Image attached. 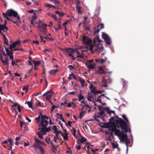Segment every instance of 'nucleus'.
Listing matches in <instances>:
<instances>
[{
    "instance_id": "nucleus-11",
    "label": "nucleus",
    "mask_w": 154,
    "mask_h": 154,
    "mask_svg": "<svg viewBox=\"0 0 154 154\" xmlns=\"http://www.w3.org/2000/svg\"><path fill=\"white\" fill-rule=\"evenodd\" d=\"M0 29L2 30H3L5 32H6L8 31V28L6 26L0 24Z\"/></svg>"
},
{
    "instance_id": "nucleus-36",
    "label": "nucleus",
    "mask_w": 154,
    "mask_h": 154,
    "mask_svg": "<svg viewBox=\"0 0 154 154\" xmlns=\"http://www.w3.org/2000/svg\"><path fill=\"white\" fill-rule=\"evenodd\" d=\"M95 100H96V101L99 102L100 103H101V96H99L97 99H95Z\"/></svg>"
},
{
    "instance_id": "nucleus-23",
    "label": "nucleus",
    "mask_w": 154,
    "mask_h": 154,
    "mask_svg": "<svg viewBox=\"0 0 154 154\" xmlns=\"http://www.w3.org/2000/svg\"><path fill=\"white\" fill-rule=\"evenodd\" d=\"M35 143H36L39 144H41L42 145L45 144V143H44V142H42L40 140H39L37 138H35Z\"/></svg>"
},
{
    "instance_id": "nucleus-34",
    "label": "nucleus",
    "mask_w": 154,
    "mask_h": 154,
    "mask_svg": "<svg viewBox=\"0 0 154 154\" xmlns=\"http://www.w3.org/2000/svg\"><path fill=\"white\" fill-rule=\"evenodd\" d=\"M92 41L91 40L88 38L87 41L86 42L85 44L87 45H90Z\"/></svg>"
},
{
    "instance_id": "nucleus-3",
    "label": "nucleus",
    "mask_w": 154,
    "mask_h": 154,
    "mask_svg": "<svg viewBox=\"0 0 154 154\" xmlns=\"http://www.w3.org/2000/svg\"><path fill=\"white\" fill-rule=\"evenodd\" d=\"M5 14L8 16L11 17L13 16L15 17H17L18 20H20V17L18 16L17 12L13 9H11L8 10Z\"/></svg>"
},
{
    "instance_id": "nucleus-17",
    "label": "nucleus",
    "mask_w": 154,
    "mask_h": 154,
    "mask_svg": "<svg viewBox=\"0 0 154 154\" xmlns=\"http://www.w3.org/2000/svg\"><path fill=\"white\" fill-rule=\"evenodd\" d=\"M104 110L106 111H107V112L109 114H111V113H112L115 114V112L114 111H112V110H109V109L108 107H105L104 108Z\"/></svg>"
},
{
    "instance_id": "nucleus-9",
    "label": "nucleus",
    "mask_w": 154,
    "mask_h": 154,
    "mask_svg": "<svg viewBox=\"0 0 154 154\" xmlns=\"http://www.w3.org/2000/svg\"><path fill=\"white\" fill-rule=\"evenodd\" d=\"M47 26V25L43 23L42 25L39 26L38 27V29L41 32H42L43 30L46 29V27Z\"/></svg>"
},
{
    "instance_id": "nucleus-5",
    "label": "nucleus",
    "mask_w": 154,
    "mask_h": 154,
    "mask_svg": "<svg viewBox=\"0 0 154 154\" xmlns=\"http://www.w3.org/2000/svg\"><path fill=\"white\" fill-rule=\"evenodd\" d=\"M48 119L49 118L46 115H44L42 116L41 118V121L40 124L39 125V127L40 126H43V124H46V125L48 124V121L46 120L45 119Z\"/></svg>"
},
{
    "instance_id": "nucleus-60",
    "label": "nucleus",
    "mask_w": 154,
    "mask_h": 154,
    "mask_svg": "<svg viewBox=\"0 0 154 154\" xmlns=\"http://www.w3.org/2000/svg\"><path fill=\"white\" fill-rule=\"evenodd\" d=\"M32 1L36 5H38V2L39 0H32Z\"/></svg>"
},
{
    "instance_id": "nucleus-26",
    "label": "nucleus",
    "mask_w": 154,
    "mask_h": 154,
    "mask_svg": "<svg viewBox=\"0 0 154 154\" xmlns=\"http://www.w3.org/2000/svg\"><path fill=\"white\" fill-rule=\"evenodd\" d=\"M72 129H73V130H71V131L72 134L73 135L74 137L76 139H77V135H76V134H75L76 130L74 129V128H73V127L72 128Z\"/></svg>"
},
{
    "instance_id": "nucleus-38",
    "label": "nucleus",
    "mask_w": 154,
    "mask_h": 154,
    "mask_svg": "<svg viewBox=\"0 0 154 154\" xmlns=\"http://www.w3.org/2000/svg\"><path fill=\"white\" fill-rule=\"evenodd\" d=\"M26 103L28 105V106L29 107V108H32V103L31 101H30V102L26 101L25 103Z\"/></svg>"
},
{
    "instance_id": "nucleus-44",
    "label": "nucleus",
    "mask_w": 154,
    "mask_h": 154,
    "mask_svg": "<svg viewBox=\"0 0 154 154\" xmlns=\"http://www.w3.org/2000/svg\"><path fill=\"white\" fill-rule=\"evenodd\" d=\"M52 129L55 131L56 134V133H57V132L59 131H57V128H56V126L55 125L53 126V128H52Z\"/></svg>"
},
{
    "instance_id": "nucleus-43",
    "label": "nucleus",
    "mask_w": 154,
    "mask_h": 154,
    "mask_svg": "<svg viewBox=\"0 0 154 154\" xmlns=\"http://www.w3.org/2000/svg\"><path fill=\"white\" fill-rule=\"evenodd\" d=\"M63 137L64 140L65 141H67L68 140L67 133L65 134L64 136H63Z\"/></svg>"
},
{
    "instance_id": "nucleus-19",
    "label": "nucleus",
    "mask_w": 154,
    "mask_h": 154,
    "mask_svg": "<svg viewBox=\"0 0 154 154\" xmlns=\"http://www.w3.org/2000/svg\"><path fill=\"white\" fill-rule=\"evenodd\" d=\"M79 81L81 83L82 86V87H84L85 86V81L84 79H83L80 77H79Z\"/></svg>"
},
{
    "instance_id": "nucleus-59",
    "label": "nucleus",
    "mask_w": 154,
    "mask_h": 154,
    "mask_svg": "<svg viewBox=\"0 0 154 154\" xmlns=\"http://www.w3.org/2000/svg\"><path fill=\"white\" fill-rule=\"evenodd\" d=\"M39 145V144L35 143L33 144L32 145V146L34 147L35 148H38V147Z\"/></svg>"
},
{
    "instance_id": "nucleus-54",
    "label": "nucleus",
    "mask_w": 154,
    "mask_h": 154,
    "mask_svg": "<svg viewBox=\"0 0 154 154\" xmlns=\"http://www.w3.org/2000/svg\"><path fill=\"white\" fill-rule=\"evenodd\" d=\"M70 22V21L69 20H67L64 23H63V26H65L66 25L69 23Z\"/></svg>"
},
{
    "instance_id": "nucleus-12",
    "label": "nucleus",
    "mask_w": 154,
    "mask_h": 154,
    "mask_svg": "<svg viewBox=\"0 0 154 154\" xmlns=\"http://www.w3.org/2000/svg\"><path fill=\"white\" fill-rule=\"evenodd\" d=\"M39 130H40V131L38 132L37 134L40 139H42L43 138L42 135H45V133L41 129H40Z\"/></svg>"
},
{
    "instance_id": "nucleus-48",
    "label": "nucleus",
    "mask_w": 154,
    "mask_h": 154,
    "mask_svg": "<svg viewBox=\"0 0 154 154\" xmlns=\"http://www.w3.org/2000/svg\"><path fill=\"white\" fill-rule=\"evenodd\" d=\"M100 27V29H103L104 28V25L103 23H100L99 25H98L97 26V27L99 28Z\"/></svg>"
},
{
    "instance_id": "nucleus-29",
    "label": "nucleus",
    "mask_w": 154,
    "mask_h": 154,
    "mask_svg": "<svg viewBox=\"0 0 154 154\" xmlns=\"http://www.w3.org/2000/svg\"><path fill=\"white\" fill-rule=\"evenodd\" d=\"M102 38L105 40L107 38L109 37V36L106 33L104 32H103L102 35Z\"/></svg>"
},
{
    "instance_id": "nucleus-6",
    "label": "nucleus",
    "mask_w": 154,
    "mask_h": 154,
    "mask_svg": "<svg viewBox=\"0 0 154 154\" xmlns=\"http://www.w3.org/2000/svg\"><path fill=\"white\" fill-rule=\"evenodd\" d=\"M51 17L54 18L55 20H57L58 23L59 27L58 28H56L55 27H54V29H55V31L56 32L57 30L60 29H61L62 25V23L60 21L61 18H59L58 20L56 17V15H55L51 14Z\"/></svg>"
},
{
    "instance_id": "nucleus-2",
    "label": "nucleus",
    "mask_w": 154,
    "mask_h": 154,
    "mask_svg": "<svg viewBox=\"0 0 154 154\" xmlns=\"http://www.w3.org/2000/svg\"><path fill=\"white\" fill-rule=\"evenodd\" d=\"M112 131L114 133V135L118 136L120 140L125 134H124L125 132L121 131L120 130L117 129L115 126L113 127Z\"/></svg>"
},
{
    "instance_id": "nucleus-39",
    "label": "nucleus",
    "mask_w": 154,
    "mask_h": 154,
    "mask_svg": "<svg viewBox=\"0 0 154 154\" xmlns=\"http://www.w3.org/2000/svg\"><path fill=\"white\" fill-rule=\"evenodd\" d=\"M0 51L2 53L4 56L6 57V54H5V52L4 51V49L1 47H0Z\"/></svg>"
},
{
    "instance_id": "nucleus-50",
    "label": "nucleus",
    "mask_w": 154,
    "mask_h": 154,
    "mask_svg": "<svg viewBox=\"0 0 154 154\" xmlns=\"http://www.w3.org/2000/svg\"><path fill=\"white\" fill-rule=\"evenodd\" d=\"M94 33L96 34L97 33L99 32L100 31V29L98 28H95L94 29Z\"/></svg>"
},
{
    "instance_id": "nucleus-58",
    "label": "nucleus",
    "mask_w": 154,
    "mask_h": 154,
    "mask_svg": "<svg viewBox=\"0 0 154 154\" xmlns=\"http://www.w3.org/2000/svg\"><path fill=\"white\" fill-rule=\"evenodd\" d=\"M75 94V92L74 91L72 92H68L67 95H69L71 94Z\"/></svg>"
},
{
    "instance_id": "nucleus-35",
    "label": "nucleus",
    "mask_w": 154,
    "mask_h": 154,
    "mask_svg": "<svg viewBox=\"0 0 154 154\" xmlns=\"http://www.w3.org/2000/svg\"><path fill=\"white\" fill-rule=\"evenodd\" d=\"M85 111H81L79 114V118L80 119H81L82 117L85 115Z\"/></svg>"
},
{
    "instance_id": "nucleus-25",
    "label": "nucleus",
    "mask_w": 154,
    "mask_h": 154,
    "mask_svg": "<svg viewBox=\"0 0 154 154\" xmlns=\"http://www.w3.org/2000/svg\"><path fill=\"white\" fill-rule=\"evenodd\" d=\"M95 61L97 63H104V62L105 61V60H104L103 59H96L95 60Z\"/></svg>"
},
{
    "instance_id": "nucleus-55",
    "label": "nucleus",
    "mask_w": 154,
    "mask_h": 154,
    "mask_svg": "<svg viewBox=\"0 0 154 154\" xmlns=\"http://www.w3.org/2000/svg\"><path fill=\"white\" fill-rule=\"evenodd\" d=\"M61 134V136L63 137V136H64V135L65 134H63L61 131H59L58 132H57V133H56V134H57V135H58V134Z\"/></svg>"
},
{
    "instance_id": "nucleus-28",
    "label": "nucleus",
    "mask_w": 154,
    "mask_h": 154,
    "mask_svg": "<svg viewBox=\"0 0 154 154\" xmlns=\"http://www.w3.org/2000/svg\"><path fill=\"white\" fill-rule=\"evenodd\" d=\"M104 124L105 125L103 127L104 128H110V127H112V126H110V125H111V123H110L109 122L107 123H104Z\"/></svg>"
},
{
    "instance_id": "nucleus-15",
    "label": "nucleus",
    "mask_w": 154,
    "mask_h": 154,
    "mask_svg": "<svg viewBox=\"0 0 154 154\" xmlns=\"http://www.w3.org/2000/svg\"><path fill=\"white\" fill-rule=\"evenodd\" d=\"M98 72L99 74H106V72L105 71L104 69L102 68V67H98Z\"/></svg>"
},
{
    "instance_id": "nucleus-49",
    "label": "nucleus",
    "mask_w": 154,
    "mask_h": 154,
    "mask_svg": "<svg viewBox=\"0 0 154 154\" xmlns=\"http://www.w3.org/2000/svg\"><path fill=\"white\" fill-rule=\"evenodd\" d=\"M46 142L48 144H49L51 142L50 138L46 137L45 139Z\"/></svg>"
},
{
    "instance_id": "nucleus-57",
    "label": "nucleus",
    "mask_w": 154,
    "mask_h": 154,
    "mask_svg": "<svg viewBox=\"0 0 154 154\" xmlns=\"http://www.w3.org/2000/svg\"><path fill=\"white\" fill-rule=\"evenodd\" d=\"M11 65L13 66H14V65H15L17 66H18V64L16 63L15 61H14L13 60H12Z\"/></svg>"
},
{
    "instance_id": "nucleus-4",
    "label": "nucleus",
    "mask_w": 154,
    "mask_h": 154,
    "mask_svg": "<svg viewBox=\"0 0 154 154\" xmlns=\"http://www.w3.org/2000/svg\"><path fill=\"white\" fill-rule=\"evenodd\" d=\"M120 140L124 142H125L126 144V145L127 146V149H126V154H127L128 150V144L130 143V139L128 138V136H127L126 133L124 135V136L121 139V140L120 139Z\"/></svg>"
},
{
    "instance_id": "nucleus-33",
    "label": "nucleus",
    "mask_w": 154,
    "mask_h": 154,
    "mask_svg": "<svg viewBox=\"0 0 154 154\" xmlns=\"http://www.w3.org/2000/svg\"><path fill=\"white\" fill-rule=\"evenodd\" d=\"M46 6L47 7L50 8H54L55 9H57V7H56V6H55L51 5V4H46Z\"/></svg>"
},
{
    "instance_id": "nucleus-46",
    "label": "nucleus",
    "mask_w": 154,
    "mask_h": 154,
    "mask_svg": "<svg viewBox=\"0 0 154 154\" xmlns=\"http://www.w3.org/2000/svg\"><path fill=\"white\" fill-rule=\"evenodd\" d=\"M39 35L40 36V38L41 40V42H46V41L45 40H44V39H45L44 38V37L41 35L40 34Z\"/></svg>"
},
{
    "instance_id": "nucleus-42",
    "label": "nucleus",
    "mask_w": 154,
    "mask_h": 154,
    "mask_svg": "<svg viewBox=\"0 0 154 154\" xmlns=\"http://www.w3.org/2000/svg\"><path fill=\"white\" fill-rule=\"evenodd\" d=\"M32 61L34 64V67H35V69L36 68V66H38L40 63V62H35V61Z\"/></svg>"
},
{
    "instance_id": "nucleus-16",
    "label": "nucleus",
    "mask_w": 154,
    "mask_h": 154,
    "mask_svg": "<svg viewBox=\"0 0 154 154\" xmlns=\"http://www.w3.org/2000/svg\"><path fill=\"white\" fill-rule=\"evenodd\" d=\"M115 119L114 117H112L110 119L109 122L111 123V125H114L115 123H116V120Z\"/></svg>"
},
{
    "instance_id": "nucleus-62",
    "label": "nucleus",
    "mask_w": 154,
    "mask_h": 154,
    "mask_svg": "<svg viewBox=\"0 0 154 154\" xmlns=\"http://www.w3.org/2000/svg\"><path fill=\"white\" fill-rule=\"evenodd\" d=\"M72 122H70V121H68L67 122V124H66V125H69V126L70 127H71L72 126V125H71V124L72 123Z\"/></svg>"
},
{
    "instance_id": "nucleus-63",
    "label": "nucleus",
    "mask_w": 154,
    "mask_h": 154,
    "mask_svg": "<svg viewBox=\"0 0 154 154\" xmlns=\"http://www.w3.org/2000/svg\"><path fill=\"white\" fill-rule=\"evenodd\" d=\"M68 67L69 68V69H70V70H71L72 69H74V68L73 66L72 65H69L68 66Z\"/></svg>"
},
{
    "instance_id": "nucleus-14",
    "label": "nucleus",
    "mask_w": 154,
    "mask_h": 154,
    "mask_svg": "<svg viewBox=\"0 0 154 154\" xmlns=\"http://www.w3.org/2000/svg\"><path fill=\"white\" fill-rule=\"evenodd\" d=\"M90 89L92 93H94V94H97V90H95V88L93 86L92 84H91L90 87Z\"/></svg>"
},
{
    "instance_id": "nucleus-51",
    "label": "nucleus",
    "mask_w": 154,
    "mask_h": 154,
    "mask_svg": "<svg viewBox=\"0 0 154 154\" xmlns=\"http://www.w3.org/2000/svg\"><path fill=\"white\" fill-rule=\"evenodd\" d=\"M54 141L55 143L56 142V140H59V138L58 137V136L57 134H56V135L54 137Z\"/></svg>"
},
{
    "instance_id": "nucleus-22",
    "label": "nucleus",
    "mask_w": 154,
    "mask_h": 154,
    "mask_svg": "<svg viewBox=\"0 0 154 154\" xmlns=\"http://www.w3.org/2000/svg\"><path fill=\"white\" fill-rule=\"evenodd\" d=\"M85 64L88 69H94L95 68L93 64L89 63L88 64Z\"/></svg>"
},
{
    "instance_id": "nucleus-53",
    "label": "nucleus",
    "mask_w": 154,
    "mask_h": 154,
    "mask_svg": "<svg viewBox=\"0 0 154 154\" xmlns=\"http://www.w3.org/2000/svg\"><path fill=\"white\" fill-rule=\"evenodd\" d=\"M2 62L3 63L4 65H7L8 66H9V63L7 61H5L4 60H2Z\"/></svg>"
},
{
    "instance_id": "nucleus-8",
    "label": "nucleus",
    "mask_w": 154,
    "mask_h": 154,
    "mask_svg": "<svg viewBox=\"0 0 154 154\" xmlns=\"http://www.w3.org/2000/svg\"><path fill=\"white\" fill-rule=\"evenodd\" d=\"M20 45V42L19 40L14 42L12 45H10L9 46V48H15L16 46H19Z\"/></svg>"
},
{
    "instance_id": "nucleus-27",
    "label": "nucleus",
    "mask_w": 154,
    "mask_h": 154,
    "mask_svg": "<svg viewBox=\"0 0 154 154\" xmlns=\"http://www.w3.org/2000/svg\"><path fill=\"white\" fill-rule=\"evenodd\" d=\"M55 13L58 14L60 17H62L64 15V13L63 12H60L58 11H56Z\"/></svg>"
},
{
    "instance_id": "nucleus-37",
    "label": "nucleus",
    "mask_w": 154,
    "mask_h": 154,
    "mask_svg": "<svg viewBox=\"0 0 154 154\" xmlns=\"http://www.w3.org/2000/svg\"><path fill=\"white\" fill-rule=\"evenodd\" d=\"M81 8V7L80 6H79L78 5H77V6L76 7V9L77 10V12L80 14H82V12L80 10V9Z\"/></svg>"
},
{
    "instance_id": "nucleus-1",
    "label": "nucleus",
    "mask_w": 154,
    "mask_h": 154,
    "mask_svg": "<svg viewBox=\"0 0 154 154\" xmlns=\"http://www.w3.org/2000/svg\"><path fill=\"white\" fill-rule=\"evenodd\" d=\"M116 123L119 124L122 131L127 133L128 132V125L126 122L122 118L116 120Z\"/></svg>"
},
{
    "instance_id": "nucleus-7",
    "label": "nucleus",
    "mask_w": 154,
    "mask_h": 154,
    "mask_svg": "<svg viewBox=\"0 0 154 154\" xmlns=\"http://www.w3.org/2000/svg\"><path fill=\"white\" fill-rule=\"evenodd\" d=\"M48 125H46V124H43V126H40L43 127V128H38V130H39L40 129H41L42 131L45 134V133L47 132H49L50 131H51V129L49 127L48 128H47V126Z\"/></svg>"
},
{
    "instance_id": "nucleus-45",
    "label": "nucleus",
    "mask_w": 154,
    "mask_h": 154,
    "mask_svg": "<svg viewBox=\"0 0 154 154\" xmlns=\"http://www.w3.org/2000/svg\"><path fill=\"white\" fill-rule=\"evenodd\" d=\"M50 1L57 5L59 3V2L57 1V0H50Z\"/></svg>"
},
{
    "instance_id": "nucleus-64",
    "label": "nucleus",
    "mask_w": 154,
    "mask_h": 154,
    "mask_svg": "<svg viewBox=\"0 0 154 154\" xmlns=\"http://www.w3.org/2000/svg\"><path fill=\"white\" fill-rule=\"evenodd\" d=\"M50 51V49H46L43 51L47 53V52H49Z\"/></svg>"
},
{
    "instance_id": "nucleus-18",
    "label": "nucleus",
    "mask_w": 154,
    "mask_h": 154,
    "mask_svg": "<svg viewBox=\"0 0 154 154\" xmlns=\"http://www.w3.org/2000/svg\"><path fill=\"white\" fill-rule=\"evenodd\" d=\"M59 70L58 69H53L50 70L49 71V73L51 75H54Z\"/></svg>"
},
{
    "instance_id": "nucleus-52",
    "label": "nucleus",
    "mask_w": 154,
    "mask_h": 154,
    "mask_svg": "<svg viewBox=\"0 0 154 154\" xmlns=\"http://www.w3.org/2000/svg\"><path fill=\"white\" fill-rule=\"evenodd\" d=\"M87 38H88V37H87L83 36V38H82L83 42L84 43H85L86 42V41H87Z\"/></svg>"
},
{
    "instance_id": "nucleus-20",
    "label": "nucleus",
    "mask_w": 154,
    "mask_h": 154,
    "mask_svg": "<svg viewBox=\"0 0 154 154\" xmlns=\"http://www.w3.org/2000/svg\"><path fill=\"white\" fill-rule=\"evenodd\" d=\"M5 48V50L7 52V55L10 56L11 55H13V53L12 52H11L8 49V48L4 46Z\"/></svg>"
},
{
    "instance_id": "nucleus-40",
    "label": "nucleus",
    "mask_w": 154,
    "mask_h": 154,
    "mask_svg": "<svg viewBox=\"0 0 154 154\" xmlns=\"http://www.w3.org/2000/svg\"><path fill=\"white\" fill-rule=\"evenodd\" d=\"M52 93V92L51 91H48L45 93V94H44L43 95L44 96H46L48 95L51 94Z\"/></svg>"
},
{
    "instance_id": "nucleus-13",
    "label": "nucleus",
    "mask_w": 154,
    "mask_h": 154,
    "mask_svg": "<svg viewBox=\"0 0 154 154\" xmlns=\"http://www.w3.org/2000/svg\"><path fill=\"white\" fill-rule=\"evenodd\" d=\"M113 127H110L109 129L105 132L106 133L110 135V136L113 135V131H112Z\"/></svg>"
},
{
    "instance_id": "nucleus-41",
    "label": "nucleus",
    "mask_w": 154,
    "mask_h": 154,
    "mask_svg": "<svg viewBox=\"0 0 154 154\" xmlns=\"http://www.w3.org/2000/svg\"><path fill=\"white\" fill-rule=\"evenodd\" d=\"M122 117L123 119L124 120H125V121H126V122H127L128 123L129 122L128 120V118H127V117H126V116H125V115L123 114L122 115Z\"/></svg>"
},
{
    "instance_id": "nucleus-21",
    "label": "nucleus",
    "mask_w": 154,
    "mask_h": 154,
    "mask_svg": "<svg viewBox=\"0 0 154 154\" xmlns=\"http://www.w3.org/2000/svg\"><path fill=\"white\" fill-rule=\"evenodd\" d=\"M106 43L108 45H110L111 44V41L110 38L109 37L104 40Z\"/></svg>"
},
{
    "instance_id": "nucleus-47",
    "label": "nucleus",
    "mask_w": 154,
    "mask_h": 154,
    "mask_svg": "<svg viewBox=\"0 0 154 154\" xmlns=\"http://www.w3.org/2000/svg\"><path fill=\"white\" fill-rule=\"evenodd\" d=\"M44 38H45V40H46L48 41H52L53 40V38H49L48 37H44Z\"/></svg>"
},
{
    "instance_id": "nucleus-32",
    "label": "nucleus",
    "mask_w": 154,
    "mask_h": 154,
    "mask_svg": "<svg viewBox=\"0 0 154 154\" xmlns=\"http://www.w3.org/2000/svg\"><path fill=\"white\" fill-rule=\"evenodd\" d=\"M78 100L79 101H80L81 100L83 99L84 98V97L81 94H80L78 96Z\"/></svg>"
},
{
    "instance_id": "nucleus-56",
    "label": "nucleus",
    "mask_w": 154,
    "mask_h": 154,
    "mask_svg": "<svg viewBox=\"0 0 154 154\" xmlns=\"http://www.w3.org/2000/svg\"><path fill=\"white\" fill-rule=\"evenodd\" d=\"M46 98L48 100H50L49 99L51 98V94H50L47 95V96H46Z\"/></svg>"
},
{
    "instance_id": "nucleus-10",
    "label": "nucleus",
    "mask_w": 154,
    "mask_h": 154,
    "mask_svg": "<svg viewBox=\"0 0 154 154\" xmlns=\"http://www.w3.org/2000/svg\"><path fill=\"white\" fill-rule=\"evenodd\" d=\"M106 76H103L102 78V82L103 83V86L104 87H107V84L108 82L107 79H105Z\"/></svg>"
},
{
    "instance_id": "nucleus-61",
    "label": "nucleus",
    "mask_w": 154,
    "mask_h": 154,
    "mask_svg": "<svg viewBox=\"0 0 154 154\" xmlns=\"http://www.w3.org/2000/svg\"><path fill=\"white\" fill-rule=\"evenodd\" d=\"M42 116H43V115H42V112H40L39 113V115L37 117L40 119L41 118H41H42Z\"/></svg>"
},
{
    "instance_id": "nucleus-31",
    "label": "nucleus",
    "mask_w": 154,
    "mask_h": 154,
    "mask_svg": "<svg viewBox=\"0 0 154 154\" xmlns=\"http://www.w3.org/2000/svg\"><path fill=\"white\" fill-rule=\"evenodd\" d=\"M80 142L82 143H84V142H86L87 139L84 137H82L79 140Z\"/></svg>"
},
{
    "instance_id": "nucleus-24",
    "label": "nucleus",
    "mask_w": 154,
    "mask_h": 154,
    "mask_svg": "<svg viewBox=\"0 0 154 154\" xmlns=\"http://www.w3.org/2000/svg\"><path fill=\"white\" fill-rule=\"evenodd\" d=\"M2 15L4 18H5V19H7L8 21H12V19H11L8 17V16L6 14H5V13H4L3 12L2 13Z\"/></svg>"
},
{
    "instance_id": "nucleus-30",
    "label": "nucleus",
    "mask_w": 154,
    "mask_h": 154,
    "mask_svg": "<svg viewBox=\"0 0 154 154\" xmlns=\"http://www.w3.org/2000/svg\"><path fill=\"white\" fill-rule=\"evenodd\" d=\"M112 145L113 149H114L117 148L118 150H119V148L118 146V144L117 143L116 144L114 143H112Z\"/></svg>"
}]
</instances>
